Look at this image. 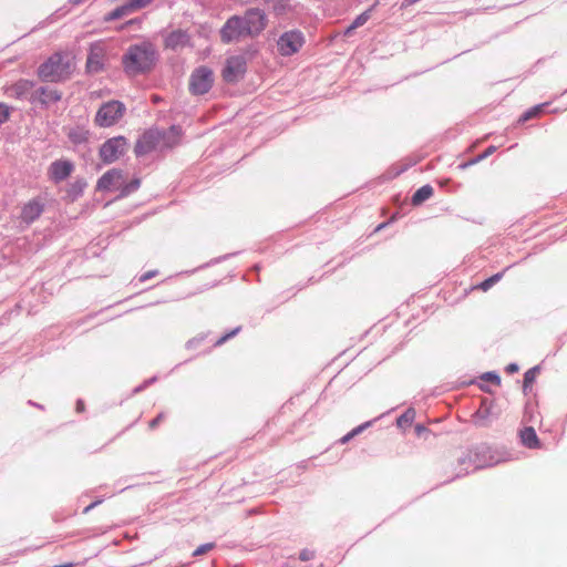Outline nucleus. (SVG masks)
Returning <instances> with one entry per match:
<instances>
[{
    "mask_svg": "<svg viewBox=\"0 0 567 567\" xmlns=\"http://www.w3.org/2000/svg\"><path fill=\"white\" fill-rule=\"evenodd\" d=\"M355 29H358V28H357V27H353V23L351 22V23H350V24L344 29V31H343V35H344V37H350V35L353 33V31H354Z\"/></svg>",
    "mask_w": 567,
    "mask_h": 567,
    "instance_id": "nucleus-51",
    "label": "nucleus"
},
{
    "mask_svg": "<svg viewBox=\"0 0 567 567\" xmlns=\"http://www.w3.org/2000/svg\"><path fill=\"white\" fill-rule=\"evenodd\" d=\"M519 371V365L516 362H511L505 367V372L508 374H514Z\"/></svg>",
    "mask_w": 567,
    "mask_h": 567,
    "instance_id": "nucleus-45",
    "label": "nucleus"
},
{
    "mask_svg": "<svg viewBox=\"0 0 567 567\" xmlns=\"http://www.w3.org/2000/svg\"><path fill=\"white\" fill-rule=\"evenodd\" d=\"M493 401L483 398L478 409L472 414L473 424L477 427H487L491 424Z\"/></svg>",
    "mask_w": 567,
    "mask_h": 567,
    "instance_id": "nucleus-19",
    "label": "nucleus"
},
{
    "mask_svg": "<svg viewBox=\"0 0 567 567\" xmlns=\"http://www.w3.org/2000/svg\"><path fill=\"white\" fill-rule=\"evenodd\" d=\"M378 419H373V420H370V421H367V422H363L361 423L360 425L353 427L350 432L351 434L353 435V437L360 435L361 433H363L367 429L371 427L373 425V423L377 421Z\"/></svg>",
    "mask_w": 567,
    "mask_h": 567,
    "instance_id": "nucleus-38",
    "label": "nucleus"
},
{
    "mask_svg": "<svg viewBox=\"0 0 567 567\" xmlns=\"http://www.w3.org/2000/svg\"><path fill=\"white\" fill-rule=\"evenodd\" d=\"M158 274V270H148L146 272H144L141 277H140V281L141 282H145L152 278H154L156 275Z\"/></svg>",
    "mask_w": 567,
    "mask_h": 567,
    "instance_id": "nucleus-44",
    "label": "nucleus"
},
{
    "mask_svg": "<svg viewBox=\"0 0 567 567\" xmlns=\"http://www.w3.org/2000/svg\"><path fill=\"white\" fill-rule=\"evenodd\" d=\"M214 84V73L210 68L200 65L196 68L190 76L188 90L192 95L200 96L210 91Z\"/></svg>",
    "mask_w": 567,
    "mask_h": 567,
    "instance_id": "nucleus-6",
    "label": "nucleus"
},
{
    "mask_svg": "<svg viewBox=\"0 0 567 567\" xmlns=\"http://www.w3.org/2000/svg\"><path fill=\"white\" fill-rule=\"evenodd\" d=\"M62 100V92L59 90H51L48 86H39L28 97V102L33 105H40L42 109H48L50 104L58 103Z\"/></svg>",
    "mask_w": 567,
    "mask_h": 567,
    "instance_id": "nucleus-13",
    "label": "nucleus"
},
{
    "mask_svg": "<svg viewBox=\"0 0 567 567\" xmlns=\"http://www.w3.org/2000/svg\"><path fill=\"white\" fill-rule=\"evenodd\" d=\"M147 388L146 383L145 382H142L140 385L135 386L133 389V393L136 394V393H140L142 392L143 390H145Z\"/></svg>",
    "mask_w": 567,
    "mask_h": 567,
    "instance_id": "nucleus-53",
    "label": "nucleus"
},
{
    "mask_svg": "<svg viewBox=\"0 0 567 567\" xmlns=\"http://www.w3.org/2000/svg\"><path fill=\"white\" fill-rule=\"evenodd\" d=\"M164 419V413L161 412L158 413L154 419H152L148 423V426L151 430H154L159 423L161 421Z\"/></svg>",
    "mask_w": 567,
    "mask_h": 567,
    "instance_id": "nucleus-43",
    "label": "nucleus"
},
{
    "mask_svg": "<svg viewBox=\"0 0 567 567\" xmlns=\"http://www.w3.org/2000/svg\"><path fill=\"white\" fill-rule=\"evenodd\" d=\"M409 168V166H400V167H391L389 171H388V177L389 178H395L398 176H400L401 174H403L404 172H406Z\"/></svg>",
    "mask_w": 567,
    "mask_h": 567,
    "instance_id": "nucleus-42",
    "label": "nucleus"
},
{
    "mask_svg": "<svg viewBox=\"0 0 567 567\" xmlns=\"http://www.w3.org/2000/svg\"><path fill=\"white\" fill-rule=\"evenodd\" d=\"M379 2L375 1L373 4H371L367 10H364L363 12H361L359 16H357L354 18V20L352 21L353 23V27H357V28H360L362 27L363 24H365L368 22V20L371 18V14L372 12L375 10V8L378 7Z\"/></svg>",
    "mask_w": 567,
    "mask_h": 567,
    "instance_id": "nucleus-32",
    "label": "nucleus"
},
{
    "mask_svg": "<svg viewBox=\"0 0 567 567\" xmlns=\"http://www.w3.org/2000/svg\"><path fill=\"white\" fill-rule=\"evenodd\" d=\"M34 86L35 81L29 79H19L6 89V94L20 101L28 100L32 93L31 90Z\"/></svg>",
    "mask_w": 567,
    "mask_h": 567,
    "instance_id": "nucleus-17",
    "label": "nucleus"
},
{
    "mask_svg": "<svg viewBox=\"0 0 567 567\" xmlns=\"http://www.w3.org/2000/svg\"><path fill=\"white\" fill-rule=\"evenodd\" d=\"M239 254H240V251H234V252H229V254H225V255L215 257V258L210 259L209 261H207V262H205V264H203V265H200V266H198V267H196L194 269L182 271V272H179V275H187V276L193 275V274H195L198 270L206 269V268H209L212 266L218 265V264H220L223 261H226V260H228V259H230V258H233V257H235V256H237Z\"/></svg>",
    "mask_w": 567,
    "mask_h": 567,
    "instance_id": "nucleus-27",
    "label": "nucleus"
},
{
    "mask_svg": "<svg viewBox=\"0 0 567 567\" xmlns=\"http://www.w3.org/2000/svg\"><path fill=\"white\" fill-rule=\"evenodd\" d=\"M28 404H29V405H31V406H34V408H37V409L44 410V406H43L42 404H40V403H38V402H34V401H32V400H29V401H28Z\"/></svg>",
    "mask_w": 567,
    "mask_h": 567,
    "instance_id": "nucleus-54",
    "label": "nucleus"
},
{
    "mask_svg": "<svg viewBox=\"0 0 567 567\" xmlns=\"http://www.w3.org/2000/svg\"><path fill=\"white\" fill-rule=\"evenodd\" d=\"M433 187L430 184H425L413 193L411 197V205L417 207L427 199H430L433 196Z\"/></svg>",
    "mask_w": 567,
    "mask_h": 567,
    "instance_id": "nucleus-24",
    "label": "nucleus"
},
{
    "mask_svg": "<svg viewBox=\"0 0 567 567\" xmlns=\"http://www.w3.org/2000/svg\"><path fill=\"white\" fill-rule=\"evenodd\" d=\"M69 2L73 6L80 4L83 2V0H69Z\"/></svg>",
    "mask_w": 567,
    "mask_h": 567,
    "instance_id": "nucleus-60",
    "label": "nucleus"
},
{
    "mask_svg": "<svg viewBox=\"0 0 567 567\" xmlns=\"http://www.w3.org/2000/svg\"><path fill=\"white\" fill-rule=\"evenodd\" d=\"M245 27L249 29L248 34L251 38L258 37L268 24V18L260 8H248L244 16Z\"/></svg>",
    "mask_w": 567,
    "mask_h": 567,
    "instance_id": "nucleus-11",
    "label": "nucleus"
},
{
    "mask_svg": "<svg viewBox=\"0 0 567 567\" xmlns=\"http://www.w3.org/2000/svg\"><path fill=\"white\" fill-rule=\"evenodd\" d=\"M415 419V410L413 408L406 409L398 419L396 425L399 427H403L405 425H411Z\"/></svg>",
    "mask_w": 567,
    "mask_h": 567,
    "instance_id": "nucleus-33",
    "label": "nucleus"
},
{
    "mask_svg": "<svg viewBox=\"0 0 567 567\" xmlns=\"http://www.w3.org/2000/svg\"><path fill=\"white\" fill-rule=\"evenodd\" d=\"M124 179V173L121 168H111L106 171L99 179L95 186L97 192H110L115 185Z\"/></svg>",
    "mask_w": 567,
    "mask_h": 567,
    "instance_id": "nucleus-15",
    "label": "nucleus"
},
{
    "mask_svg": "<svg viewBox=\"0 0 567 567\" xmlns=\"http://www.w3.org/2000/svg\"><path fill=\"white\" fill-rule=\"evenodd\" d=\"M241 331V327L238 326V327H235L234 329L225 332L224 334H221L214 343V347H220L223 346L224 343H226L228 340H230L231 338L236 337L239 332Z\"/></svg>",
    "mask_w": 567,
    "mask_h": 567,
    "instance_id": "nucleus-35",
    "label": "nucleus"
},
{
    "mask_svg": "<svg viewBox=\"0 0 567 567\" xmlns=\"http://www.w3.org/2000/svg\"><path fill=\"white\" fill-rule=\"evenodd\" d=\"M125 111V104L118 100L104 102L96 111L94 123L99 127L113 126L124 115Z\"/></svg>",
    "mask_w": 567,
    "mask_h": 567,
    "instance_id": "nucleus-5",
    "label": "nucleus"
},
{
    "mask_svg": "<svg viewBox=\"0 0 567 567\" xmlns=\"http://www.w3.org/2000/svg\"><path fill=\"white\" fill-rule=\"evenodd\" d=\"M471 165L468 164V162H462L458 164L457 168L460 169H466L467 167H470Z\"/></svg>",
    "mask_w": 567,
    "mask_h": 567,
    "instance_id": "nucleus-56",
    "label": "nucleus"
},
{
    "mask_svg": "<svg viewBox=\"0 0 567 567\" xmlns=\"http://www.w3.org/2000/svg\"><path fill=\"white\" fill-rule=\"evenodd\" d=\"M480 379L484 382H489L495 385H501L502 382L501 375L496 371L484 372L481 374Z\"/></svg>",
    "mask_w": 567,
    "mask_h": 567,
    "instance_id": "nucleus-36",
    "label": "nucleus"
},
{
    "mask_svg": "<svg viewBox=\"0 0 567 567\" xmlns=\"http://www.w3.org/2000/svg\"><path fill=\"white\" fill-rule=\"evenodd\" d=\"M135 22H137V20H136V19H131V20L127 22V24H133V23H135Z\"/></svg>",
    "mask_w": 567,
    "mask_h": 567,
    "instance_id": "nucleus-62",
    "label": "nucleus"
},
{
    "mask_svg": "<svg viewBox=\"0 0 567 567\" xmlns=\"http://www.w3.org/2000/svg\"><path fill=\"white\" fill-rule=\"evenodd\" d=\"M163 135L159 133V127L152 126L146 128L136 140L134 146V154L136 157H143L154 151H158L159 138Z\"/></svg>",
    "mask_w": 567,
    "mask_h": 567,
    "instance_id": "nucleus-10",
    "label": "nucleus"
},
{
    "mask_svg": "<svg viewBox=\"0 0 567 567\" xmlns=\"http://www.w3.org/2000/svg\"><path fill=\"white\" fill-rule=\"evenodd\" d=\"M75 411L78 413H83L85 411V403L82 399H78L75 401Z\"/></svg>",
    "mask_w": 567,
    "mask_h": 567,
    "instance_id": "nucleus-49",
    "label": "nucleus"
},
{
    "mask_svg": "<svg viewBox=\"0 0 567 567\" xmlns=\"http://www.w3.org/2000/svg\"><path fill=\"white\" fill-rule=\"evenodd\" d=\"M163 135L159 138L158 152L165 153L177 147L182 142L183 128L181 125L173 124L168 128H159Z\"/></svg>",
    "mask_w": 567,
    "mask_h": 567,
    "instance_id": "nucleus-14",
    "label": "nucleus"
},
{
    "mask_svg": "<svg viewBox=\"0 0 567 567\" xmlns=\"http://www.w3.org/2000/svg\"><path fill=\"white\" fill-rule=\"evenodd\" d=\"M74 163L68 158H59L53 161L48 168L49 179L53 184H60L66 181L74 172Z\"/></svg>",
    "mask_w": 567,
    "mask_h": 567,
    "instance_id": "nucleus-12",
    "label": "nucleus"
},
{
    "mask_svg": "<svg viewBox=\"0 0 567 567\" xmlns=\"http://www.w3.org/2000/svg\"><path fill=\"white\" fill-rule=\"evenodd\" d=\"M427 427L424 424L417 423L415 425V433L416 435H421L422 433L426 432Z\"/></svg>",
    "mask_w": 567,
    "mask_h": 567,
    "instance_id": "nucleus-52",
    "label": "nucleus"
},
{
    "mask_svg": "<svg viewBox=\"0 0 567 567\" xmlns=\"http://www.w3.org/2000/svg\"><path fill=\"white\" fill-rule=\"evenodd\" d=\"M265 2L270 6L272 13L277 18H281L288 12H292L295 10L290 0H265Z\"/></svg>",
    "mask_w": 567,
    "mask_h": 567,
    "instance_id": "nucleus-23",
    "label": "nucleus"
},
{
    "mask_svg": "<svg viewBox=\"0 0 567 567\" xmlns=\"http://www.w3.org/2000/svg\"><path fill=\"white\" fill-rule=\"evenodd\" d=\"M316 556V551L309 548H303L299 551V559L301 561H309L313 559Z\"/></svg>",
    "mask_w": 567,
    "mask_h": 567,
    "instance_id": "nucleus-41",
    "label": "nucleus"
},
{
    "mask_svg": "<svg viewBox=\"0 0 567 567\" xmlns=\"http://www.w3.org/2000/svg\"><path fill=\"white\" fill-rule=\"evenodd\" d=\"M247 72V60L244 55H230L226 59L221 70L223 80L228 84H236L244 79Z\"/></svg>",
    "mask_w": 567,
    "mask_h": 567,
    "instance_id": "nucleus-8",
    "label": "nucleus"
},
{
    "mask_svg": "<svg viewBox=\"0 0 567 567\" xmlns=\"http://www.w3.org/2000/svg\"><path fill=\"white\" fill-rule=\"evenodd\" d=\"M12 107L6 104L4 102H0V126L9 121L11 116Z\"/></svg>",
    "mask_w": 567,
    "mask_h": 567,
    "instance_id": "nucleus-37",
    "label": "nucleus"
},
{
    "mask_svg": "<svg viewBox=\"0 0 567 567\" xmlns=\"http://www.w3.org/2000/svg\"><path fill=\"white\" fill-rule=\"evenodd\" d=\"M467 162H468V164L472 166V165H475V164H477V163L482 162V159H481V157L477 155V156H475V157H473V158L468 159Z\"/></svg>",
    "mask_w": 567,
    "mask_h": 567,
    "instance_id": "nucleus-55",
    "label": "nucleus"
},
{
    "mask_svg": "<svg viewBox=\"0 0 567 567\" xmlns=\"http://www.w3.org/2000/svg\"><path fill=\"white\" fill-rule=\"evenodd\" d=\"M133 12L134 11L132 10V7L130 6V3L126 0H124L122 4L114 8L112 11H110L104 17V21H106V22L115 21V20L122 19Z\"/></svg>",
    "mask_w": 567,
    "mask_h": 567,
    "instance_id": "nucleus-28",
    "label": "nucleus"
},
{
    "mask_svg": "<svg viewBox=\"0 0 567 567\" xmlns=\"http://www.w3.org/2000/svg\"><path fill=\"white\" fill-rule=\"evenodd\" d=\"M130 142L124 135L107 138L99 147V157L105 165L115 163L128 151Z\"/></svg>",
    "mask_w": 567,
    "mask_h": 567,
    "instance_id": "nucleus-4",
    "label": "nucleus"
},
{
    "mask_svg": "<svg viewBox=\"0 0 567 567\" xmlns=\"http://www.w3.org/2000/svg\"><path fill=\"white\" fill-rule=\"evenodd\" d=\"M548 105H549V102H545V103H539V104H536V105L529 107L528 110H526L525 112H523L519 115V117L517 118V124H524L532 118L540 116L545 112V110L548 107Z\"/></svg>",
    "mask_w": 567,
    "mask_h": 567,
    "instance_id": "nucleus-25",
    "label": "nucleus"
},
{
    "mask_svg": "<svg viewBox=\"0 0 567 567\" xmlns=\"http://www.w3.org/2000/svg\"><path fill=\"white\" fill-rule=\"evenodd\" d=\"M353 437V435L351 434V432L349 431L346 435H343L341 439L338 440V443L339 444H347L349 443Z\"/></svg>",
    "mask_w": 567,
    "mask_h": 567,
    "instance_id": "nucleus-50",
    "label": "nucleus"
},
{
    "mask_svg": "<svg viewBox=\"0 0 567 567\" xmlns=\"http://www.w3.org/2000/svg\"><path fill=\"white\" fill-rule=\"evenodd\" d=\"M306 42L305 34L299 29L281 33L277 40V49L282 56L298 53Z\"/></svg>",
    "mask_w": 567,
    "mask_h": 567,
    "instance_id": "nucleus-7",
    "label": "nucleus"
},
{
    "mask_svg": "<svg viewBox=\"0 0 567 567\" xmlns=\"http://www.w3.org/2000/svg\"><path fill=\"white\" fill-rule=\"evenodd\" d=\"M157 380V377H152L147 380H145L144 382L146 383L147 386H150L151 384H153L155 381Z\"/></svg>",
    "mask_w": 567,
    "mask_h": 567,
    "instance_id": "nucleus-57",
    "label": "nucleus"
},
{
    "mask_svg": "<svg viewBox=\"0 0 567 567\" xmlns=\"http://www.w3.org/2000/svg\"><path fill=\"white\" fill-rule=\"evenodd\" d=\"M248 31L249 29L245 27L244 18L241 16L235 14L226 20L219 33L221 42L229 44L239 40L240 38L249 37Z\"/></svg>",
    "mask_w": 567,
    "mask_h": 567,
    "instance_id": "nucleus-9",
    "label": "nucleus"
},
{
    "mask_svg": "<svg viewBox=\"0 0 567 567\" xmlns=\"http://www.w3.org/2000/svg\"><path fill=\"white\" fill-rule=\"evenodd\" d=\"M43 212L44 204L39 197H37L22 206L20 218L27 225H31L42 215Z\"/></svg>",
    "mask_w": 567,
    "mask_h": 567,
    "instance_id": "nucleus-16",
    "label": "nucleus"
},
{
    "mask_svg": "<svg viewBox=\"0 0 567 567\" xmlns=\"http://www.w3.org/2000/svg\"><path fill=\"white\" fill-rule=\"evenodd\" d=\"M540 370H542L540 364H536V365L532 367L530 369H528L524 373L523 386H522L524 395H528L529 392L533 390V384L536 381V378L539 374Z\"/></svg>",
    "mask_w": 567,
    "mask_h": 567,
    "instance_id": "nucleus-26",
    "label": "nucleus"
},
{
    "mask_svg": "<svg viewBox=\"0 0 567 567\" xmlns=\"http://www.w3.org/2000/svg\"><path fill=\"white\" fill-rule=\"evenodd\" d=\"M104 70L103 55L91 50L86 56L85 71L89 74H97Z\"/></svg>",
    "mask_w": 567,
    "mask_h": 567,
    "instance_id": "nucleus-22",
    "label": "nucleus"
},
{
    "mask_svg": "<svg viewBox=\"0 0 567 567\" xmlns=\"http://www.w3.org/2000/svg\"><path fill=\"white\" fill-rule=\"evenodd\" d=\"M66 136L72 144L81 145L89 141V131L81 127H73L69 130Z\"/></svg>",
    "mask_w": 567,
    "mask_h": 567,
    "instance_id": "nucleus-31",
    "label": "nucleus"
},
{
    "mask_svg": "<svg viewBox=\"0 0 567 567\" xmlns=\"http://www.w3.org/2000/svg\"><path fill=\"white\" fill-rule=\"evenodd\" d=\"M518 437L520 444L526 449L538 450L543 446V443L533 426H524L520 429L518 431Z\"/></svg>",
    "mask_w": 567,
    "mask_h": 567,
    "instance_id": "nucleus-20",
    "label": "nucleus"
},
{
    "mask_svg": "<svg viewBox=\"0 0 567 567\" xmlns=\"http://www.w3.org/2000/svg\"><path fill=\"white\" fill-rule=\"evenodd\" d=\"M398 216H399V213H395V214L391 217V219H390V220H388V221H383V223L379 224V225L375 227L374 231H380L381 229L385 228L389 224H391L393 220H395V219L398 218Z\"/></svg>",
    "mask_w": 567,
    "mask_h": 567,
    "instance_id": "nucleus-48",
    "label": "nucleus"
},
{
    "mask_svg": "<svg viewBox=\"0 0 567 567\" xmlns=\"http://www.w3.org/2000/svg\"><path fill=\"white\" fill-rule=\"evenodd\" d=\"M207 336H208L207 332L198 333L194 338H190L189 340L186 341L185 348L187 350H195V349H197L206 340Z\"/></svg>",
    "mask_w": 567,
    "mask_h": 567,
    "instance_id": "nucleus-34",
    "label": "nucleus"
},
{
    "mask_svg": "<svg viewBox=\"0 0 567 567\" xmlns=\"http://www.w3.org/2000/svg\"><path fill=\"white\" fill-rule=\"evenodd\" d=\"M166 49L177 51L178 49L190 47V35L186 30L176 29L171 31L164 39Z\"/></svg>",
    "mask_w": 567,
    "mask_h": 567,
    "instance_id": "nucleus-18",
    "label": "nucleus"
},
{
    "mask_svg": "<svg viewBox=\"0 0 567 567\" xmlns=\"http://www.w3.org/2000/svg\"><path fill=\"white\" fill-rule=\"evenodd\" d=\"M218 284H219L218 281H215V282H213V284L209 286V288L216 287Z\"/></svg>",
    "mask_w": 567,
    "mask_h": 567,
    "instance_id": "nucleus-64",
    "label": "nucleus"
},
{
    "mask_svg": "<svg viewBox=\"0 0 567 567\" xmlns=\"http://www.w3.org/2000/svg\"><path fill=\"white\" fill-rule=\"evenodd\" d=\"M478 386H480V389H481L482 391H484V392H488V393L491 392L489 386H488V385H486V384L481 383Z\"/></svg>",
    "mask_w": 567,
    "mask_h": 567,
    "instance_id": "nucleus-58",
    "label": "nucleus"
},
{
    "mask_svg": "<svg viewBox=\"0 0 567 567\" xmlns=\"http://www.w3.org/2000/svg\"><path fill=\"white\" fill-rule=\"evenodd\" d=\"M496 151V146L489 145L483 153L478 154L481 159L487 158L489 155H492Z\"/></svg>",
    "mask_w": 567,
    "mask_h": 567,
    "instance_id": "nucleus-47",
    "label": "nucleus"
},
{
    "mask_svg": "<svg viewBox=\"0 0 567 567\" xmlns=\"http://www.w3.org/2000/svg\"><path fill=\"white\" fill-rule=\"evenodd\" d=\"M260 269H261V267H260V265H259V264H255V265L252 266V270H254V271H256V272H259V271H260Z\"/></svg>",
    "mask_w": 567,
    "mask_h": 567,
    "instance_id": "nucleus-59",
    "label": "nucleus"
},
{
    "mask_svg": "<svg viewBox=\"0 0 567 567\" xmlns=\"http://www.w3.org/2000/svg\"><path fill=\"white\" fill-rule=\"evenodd\" d=\"M512 460L514 457L504 446L491 445L486 442L474 444L457 458L456 473L444 483L453 482L472 472L493 467Z\"/></svg>",
    "mask_w": 567,
    "mask_h": 567,
    "instance_id": "nucleus-1",
    "label": "nucleus"
},
{
    "mask_svg": "<svg viewBox=\"0 0 567 567\" xmlns=\"http://www.w3.org/2000/svg\"><path fill=\"white\" fill-rule=\"evenodd\" d=\"M120 184H121L118 187L120 193L116 197L117 199L125 198V197L130 196L131 194H133L134 192H136L141 186V178L135 176L130 182H127V183L121 182Z\"/></svg>",
    "mask_w": 567,
    "mask_h": 567,
    "instance_id": "nucleus-29",
    "label": "nucleus"
},
{
    "mask_svg": "<svg viewBox=\"0 0 567 567\" xmlns=\"http://www.w3.org/2000/svg\"><path fill=\"white\" fill-rule=\"evenodd\" d=\"M102 503H103V498H97L94 502H92L91 504H89L86 507H84L82 513L89 514L93 508H95L97 505H100Z\"/></svg>",
    "mask_w": 567,
    "mask_h": 567,
    "instance_id": "nucleus-46",
    "label": "nucleus"
},
{
    "mask_svg": "<svg viewBox=\"0 0 567 567\" xmlns=\"http://www.w3.org/2000/svg\"><path fill=\"white\" fill-rule=\"evenodd\" d=\"M306 287V285H300L297 287V291L302 290Z\"/></svg>",
    "mask_w": 567,
    "mask_h": 567,
    "instance_id": "nucleus-63",
    "label": "nucleus"
},
{
    "mask_svg": "<svg viewBox=\"0 0 567 567\" xmlns=\"http://www.w3.org/2000/svg\"><path fill=\"white\" fill-rule=\"evenodd\" d=\"M512 266H507L502 271H498L488 278L482 280L481 282L476 284L473 289H478L482 291L489 290L494 285H496L504 276V274L511 268Z\"/></svg>",
    "mask_w": 567,
    "mask_h": 567,
    "instance_id": "nucleus-30",
    "label": "nucleus"
},
{
    "mask_svg": "<svg viewBox=\"0 0 567 567\" xmlns=\"http://www.w3.org/2000/svg\"><path fill=\"white\" fill-rule=\"evenodd\" d=\"M158 52L148 41L131 44L122 55L123 71L127 76L151 73L157 62Z\"/></svg>",
    "mask_w": 567,
    "mask_h": 567,
    "instance_id": "nucleus-2",
    "label": "nucleus"
},
{
    "mask_svg": "<svg viewBox=\"0 0 567 567\" xmlns=\"http://www.w3.org/2000/svg\"><path fill=\"white\" fill-rule=\"evenodd\" d=\"M71 73V62L62 52L52 53L37 69L42 82L60 83L68 80Z\"/></svg>",
    "mask_w": 567,
    "mask_h": 567,
    "instance_id": "nucleus-3",
    "label": "nucleus"
},
{
    "mask_svg": "<svg viewBox=\"0 0 567 567\" xmlns=\"http://www.w3.org/2000/svg\"><path fill=\"white\" fill-rule=\"evenodd\" d=\"M313 282H316L315 278L310 277L309 280H308V284H313Z\"/></svg>",
    "mask_w": 567,
    "mask_h": 567,
    "instance_id": "nucleus-61",
    "label": "nucleus"
},
{
    "mask_svg": "<svg viewBox=\"0 0 567 567\" xmlns=\"http://www.w3.org/2000/svg\"><path fill=\"white\" fill-rule=\"evenodd\" d=\"M87 186V182L84 177H76L74 182L70 183L65 188V195L63 199L68 203H74L78 200L84 193V189Z\"/></svg>",
    "mask_w": 567,
    "mask_h": 567,
    "instance_id": "nucleus-21",
    "label": "nucleus"
},
{
    "mask_svg": "<svg viewBox=\"0 0 567 567\" xmlns=\"http://www.w3.org/2000/svg\"><path fill=\"white\" fill-rule=\"evenodd\" d=\"M126 1L132 7V10L135 12V11H137L140 9H143V8L147 7L154 0H126Z\"/></svg>",
    "mask_w": 567,
    "mask_h": 567,
    "instance_id": "nucleus-40",
    "label": "nucleus"
},
{
    "mask_svg": "<svg viewBox=\"0 0 567 567\" xmlns=\"http://www.w3.org/2000/svg\"><path fill=\"white\" fill-rule=\"evenodd\" d=\"M214 547H215V543H205V544H202V545H199V546H198V547L193 551V556H194V557H198V556L205 555L206 553H208L209 550H212Z\"/></svg>",
    "mask_w": 567,
    "mask_h": 567,
    "instance_id": "nucleus-39",
    "label": "nucleus"
}]
</instances>
